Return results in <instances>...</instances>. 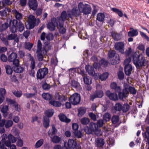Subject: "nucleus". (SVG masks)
<instances>
[{"instance_id": "a18cd8bd", "label": "nucleus", "mask_w": 149, "mask_h": 149, "mask_svg": "<svg viewBox=\"0 0 149 149\" xmlns=\"http://www.w3.org/2000/svg\"><path fill=\"white\" fill-rule=\"evenodd\" d=\"M13 121L10 120H8L6 121L5 127L6 128H8L11 127L13 125Z\"/></svg>"}, {"instance_id": "79ce46f5", "label": "nucleus", "mask_w": 149, "mask_h": 149, "mask_svg": "<svg viewBox=\"0 0 149 149\" xmlns=\"http://www.w3.org/2000/svg\"><path fill=\"white\" fill-rule=\"evenodd\" d=\"M44 140L41 139L38 141L36 143L35 147L36 148H38L40 147L43 143Z\"/></svg>"}, {"instance_id": "cd10ccee", "label": "nucleus", "mask_w": 149, "mask_h": 149, "mask_svg": "<svg viewBox=\"0 0 149 149\" xmlns=\"http://www.w3.org/2000/svg\"><path fill=\"white\" fill-rule=\"evenodd\" d=\"M44 120L43 121V124L44 127L46 128H47L49 125V118L47 116L44 117Z\"/></svg>"}, {"instance_id": "a878e982", "label": "nucleus", "mask_w": 149, "mask_h": 149, "mask_svg": "<svg viewBox=\"0 0 149 149\" xmlns=\"http://www.w3.org/2000/svg\"><path fill=\"white\" fill-rule=\"evenodd\" d=\"M59 117L60 120L62 122L69 123L70 121V120L67 118L66 116L63 114H60L59 115Z\"/></svg>"}, {"instance_id": "a211bd4d", "label": "nucleus", "mask_w": 149, "mask_h": 149, "mask_svg": "<svg viewBox=\"0 0 149 149\" xmlns=\"http://www.w3.org/2000/svg\"><path fill=\"white\" fill-rule=\"evenodd\" d=\"M86 71L88 74L91 76H94L95 74V72L94 71L93 67L89 65H86L85 67Z\"/></svg>"}, {"instance_id": "f8f14e48", "label": "nucleus", "mask_w": 149, "mask_h": 149, "mask_svg": "<svg viewBox=\"0 0 149 149\" xmlns=\"http://www.w3.org/2000/svg\"><path fill=\"white\" fill-rule=\"evenodd\" d=\"M129 94V92L127 88L123 89L122 91L118 93V96L120 99L123 100L124 98L127 97Z\"/></svg>"}, {"instance_id": "a19ab883", "label": "nucleus", "mask_w": 149, "mask_h": 149, "mask_svg": "<svg viewBox=\"0 0 149 149\" xmlns=\"http://www.w3.org/2000/svg\"><path fill=\"white\" fill-rule=\"evenodd\" d=\"M8 140L12 143H15L17 141L16 138L11 134H9L8 135Z\"/></svg>"}, {"instance_id": "c756f323", "label": "nucleus", "mask_w": 149, "mask_h": 149, "mask_svg": "<svg viewBox=\"0 0 149 149\" xmlns=\"http://www.w3.org/2000/svg\"><path fill=\"white\" fill-rule=\"evenodd\" d=\"M54 112V110L53 109H49L45 111V113L46 116L48 118L52 117Z\"/></svg>"}, {"instance_id": "b1692460", "label": "nucleus", "mask_w": 149, "mask_h": 149, "mask_svg": "<svg viewBox=\"0 0 149 149\" xmlns=\"http://www.w3.org/2000/svg\"><path fill=\"white\" fill-rule=\"evenodd\" d=\"M6 101L10 104H14V106L16 110L18 111H20L19 107H18V104L16 103L15 101L9 98L6 99Z\"/></svg>"}, {"instance_id": "39448f33", "label": "nucleus", "mask_w": 149, "mask_h": 149, "mask_svg": "<svg viewBox=\"0 0 149 149\" xmlns=\"http://www.w3.org/2000/svg\"><path fill=\"white\" fill-rule=\"evenodd\" d=\"M48 72V70L47 68H45L39 69L37 73V78L40 79L44 78Z\"/></svg>"}, {"instance_id": "f704fd0d", "label": "nucleus", "mask_w": 149, "mask_h": 149, "mask_svg": "<svg viewBox=\"0 0 149 149\" xmlns=\"http://www.w3.org/2000/svg\"><path fill=\"white\" fill-rule=\"evenodd\" d=\"M105 18V16L104 14L99 13L97 14V19L100 22L103 21Z\"/></svg>"}, {"instance_id": "4c0bfd02", "label": "nucleus", "mask_w": 149, "mask_h": 149, "mask_svg": "<svg viewBox=\"0 0 149 149\" xmlns=\"http://www.w3.org/2000/svg\"><path fill=\"white\" fill-rule=\"evenodd\" d=\"M119 116L117 115H114L111 118L112 122L113 124L117 123L119 121Z\"/></svg>"}, {"instance_id": "4d7b16f0", "label": "nucleus", "mask_w": 149, "mask_h": 149, "mask_svg": "<svg viewBox=\"0 0 149 149\" xmlns=\"http://www.w3.org/2000/svg\"><path fill=\"white\" fill-rule=\"evenodd\" d=\"M36 95V93H24L23 94L27 98H29L31 97H35Z\"/></svg>"}, {"instance_id": "49530a36", "label": "nucleus", "mask_w": 149, "mask_h": 149, "mask_svg": "<svg viewBox=\"0 0 149 149\" xmlns=\"http://www.w3.org/2000/svg\"><path fill=\"white\" fill-rule=\"evenodd\" d=\"M111 116L108 113H106L103 116V119L106 121H109L111 119Z\"/></svg>"}, {"instance_id": "4be33fe9", "label": "nucleus", "mask_w": 149, "mask_h": 149, "mask_svg": "<svg viewBox=\"0 0 149 149\" xmlns=\"http://www.w3.org/2000/svg\"><path fill=\"white\" fill-rule=\"evenodd\" d=\"M124 70L125 74L127 75H129L131 74L132 70V67L131 65H125Z\"/></svg>"}, {"instance_id": "f257e3e1", "label": "nucleus", "mask_w": 149, "mask_h": 149, "mask_svg": "<svg viewBox=\"0 0 149 149\" xmlns=\"http://www.w3.org/2000/svg\"><path fill=\"white\" fill-rule=\"evenodd\" d=\"M133 62L136 68H139L146 65L148 61L142 55L134 54L133 56Z\"/></svg>"}, {"instance_id": "680f3d73", "label": "nucleus", "mask_w": 149, "mask_h": 149, "mask_svg": "<svg viewBox=\"0 0 149 149\" xmlns=\"http://www.w3.org/2000/svg\"><path fill=\"white\" fill-rule=\"evenodd\" d=\"M0 38L6 45H8V42L6 39L3 37V34L0 35Z\"/></svg>"}, {"instance_id": "dca6fc26", "label": "nucleus", "mask_w": 149, "mask_h": 149, "mask_svg": "<svg viewBox=\"0 0 149 149\" xmlns=\"http://www.w3.org/2000/svg\"><path fill=\"white\" fill-rule=\"evenodd\" d=\"M67 15L66 12L65 11H63L61 13V17H57L56 18L58 23H63V22L66 19Z\"/></svg>"}, {"instance_id": "6e6d98bb", "label": "nucleus", "mask_w": 149, "mask_h": 149, "mask_svg": "<svg viewBox=\"0 0 149 149\" xmlns=\"http://www.w3.org/2000/svg\"><path fill=\"white\" fill-rule=\"evenodd\" d=\"M33 45L32 44L29 42H25L24 45V46L25 48L29 51L31 50Z\"/></svg>"}, {"instance_id": "338daca9", "label": "nucleus", "mask_w": 149, "mask_h": 149, "mask_svg": "<svg viewBox=\"0 0 149 149\" xmlns=\"http://www.w3.org/2000/svg\"><path fill=\"white\" fill-rule=\"evenodd\" d=\"M6 90L4 88H1L0 89V96L2 97H4V96L6 93Z\"/></svg>"}, {"instance_id": "9b49d317", "label": "nucleus", "mask_w": 149, "mask_h": 149, "mask_svg": "<svg viewBox=\"0 0 149 149\" xmlns=\"http://www.w3.org/2000/svg\"><path fill=\"white\" fill-rule=\"evenodd\" d=\"M12 23L13 25H16L17 28L19 31L22 32L24 29V25L22 22H18L17 20L14 19Z\"/></svg>"}, {"instance_id": "4468645a", "label": "nucleus", "mask_w": 149, "mask_h": 149, "mask_svg": "<svg viewBox=\"0 0 149 149\" xmlns=\"http://www.w3.org/2000/svg\"><path fill=\"white\" fill-rule=\"evenodd\" d=\"M106 94L110 98L113 100H116L118 99L117 94L115 93H111L110 91L108 90L106 92Z\"/></svg>"}, {"instance_id": "aec40b11", "label": "nucleus", "mask_w": 149, "mask_h": 149, "mask_svg": "<svg viewBox=\"0 0 149 149\" xmlns=\"http://www.w3.org/2000/svg\"><path fill=\"white\" fill-rule=\"evenodd\" d=\"M19 62L17 65H14L13 70L14 72L17 73H21L23 72L24 69L23 67L19 65Z\"/></svg>"}, {"instance_id": "c85d7f7f", "label": "nucleus", "mask_w": 149, "mask_h": 149, "mask_svg": "<svg viewBox=\"0 0 149 149\" xmlns=\"http://www.w3.org/2000/svg\"><path fill=\"white\" fill-rule=\"evenodd\" d=\"M132 30L128 32V35L129 37H134L136 36L138 34V31L136 30L133 29V28H131Z\"/></svg>"}, {"instance_id": "69168bd1", "label": "nucleus", "mask_w": 149, "mask_h": 149, "mask_svg": "<svg viewBox=\"0 0 149 149\" xmlns=\"http://www.w3.org/2000/svg\"><path fill=\"white\" fill-rule=\"evenodd\" d=\"M13 94L17 97H20L22 95V93L21 91H14L13 92Z\"/></svg>"}, {"instance_id": "e2e57ef3", "label": "nucleus", "mask_w": 149, "mask_h": 149, "mask_svg": "<svg viewBox=\"0 0 149 149\" xmlns=\"http://www.w3.org/2000/svg\"><path fill=\"white\" fill-rule=\"evenodd\" d=\"M116 54V52L115 51L110 50L109 52L108 56L109 58H112Z\"/></svg>"}, {"instance_id": "774afa93", "label": "nucleus", "mask_w": 149, "mask_h": 149, "mask_svg": "<svg viewBox=\"0 0 149 149\" xmlns=\"http://www.w3.org/2000/svg\"><path fill=\"white\" fill-rule=\"evenodd\" d=\"M104 124V122L103 120L100 119L97 121V126L100 127H102Z\"/></svg>"}, {"instance_id": "13d9d810", "label": "nucleus", "mask_w": 149, "mask_h": 149, "mask_svg": "<svg viewBox=\"0 0 149 149\" xmlns=\"http://www.w3.org/2000/svg\"><path fill=\"white\" fill-rule=\"evenodd\" d=\"M84 130L86 133L88 134H91L93 132L90 127L88 126L84 127Z\"/></svg>"}, {"instance_id": "72a5a7b5", "label": "nucleus", "mask_w": 149, "mask_h": 149, "mask_svg": "<svg viewBox=\"0 0 149 149\" xmlns=\"http://www.w3.org/2000/svg\"><path fill=\"white\" fill-rule=\"evenodd\" d=\"M42 97L45 100H49L52 99V95L51 94L47 93H44L42 95Z\"/></svg>"}, {"instance_id": "3c124183", "label": "nucleus", "mask_w": 149, "mask_h": 149, "mask_svg": "<svg viewBox=\"0 0 149 149\" xmlns=\"http://www.w3.org/2000/svg\"><path fill=\"white\" fill-rule=\"evenodd\" d=\"M127 89L131 94L134 95L136 93V91L135 88L133 87L130 86Z\"/></svg>"}, {"instance_id": "20e7f679", "label": "nucleus", "mask_w": 149, "mask_h": 149, "mask_svg": "<svg viewBox=\"0 0 149 149\" xmlns=\"http://www.w3.org/2000/svg\"><path fill=\"white\" fill-rule=\"evenodd\" d=\"M58 24L56 18H53L51 19V22L47 24V27L50 31H53L55 30L56 27L58 26Z\"/></svg>"}, {"instance_id": "7c9ffc66", "label": "nucleus", "mask_w": 149, "mask_h": 149, "mask_svg": "<svg viewBox=\"0 0 149 149\" xmlns=\"http://www.w3.org/2000/svg\"><path fill=\"white\" fill-rule=\"evenodd\" d=\"M49 103L52 105L56 107H60L61 105V104L59 102L55 100H51L49 102Z\"/></svg>"}, {"instance_id": "412c9836", "label": "nucleus", "mask_w": 149, "mask_h": 149, "mask_svg": "<svg viewBox=\"0 0 149 149\" xmlns=\"http://www.w3.org/2000/svg\"><path fill=\"white\" fill-rule=\"evenodd\" d=\"M111 34L113 39L115 41L120 40L121 38V35L115 31L111 32Z\"/></svg>"}, {"instance_id": "9d476101", "label": "nucleus", "mask_w": 149, "mask_h": 149, "mask_svg": "<svg viewBox=\"0 0 149 149\" xmlns=\"http://www.w3.org/2000/svg\"><path fill=\"white\" fill-rule=\"evenodd\" d=\"M124 44L122 42H119L115 43L114 47L116 50L122 54L124 53Z\"/></svg>"}, {"instance_id": "5fc2aeb1", "label": "nucleus", "mask_w": 149, "mask_h": 149, "mask_svg": "<svg viewBox=\"0 0 149 149\" xmlns=\"http://www.w3.org/2000/svg\"><path fill=\"white\" fill-rule=\"evenodd\" d=\"M86 112V110L83 108H80L78 109V116H81Z\"/></svg>"}, {"instance_id": "0eeeda50", "label": "nucleus", "mask_w": 149, "mask_h": 149, "mask_svg": "<svg viewBox=\"0 0 149 149\" xmlns=\"http://www.w3.org/2000/svg\"><path fill=\"white\" fill-rule=\"evenodd\" d=\"M28 20L30 29L33 28L36 24H38L40 22L39 19H36L35 17L32 15L29 16Z\"/></svg>"}, {"instance_id": "2f4dec72", "label": "nucleus", "mask_w": 149, "mask_h": 149, "mask_svg": "<svg viewBox=\"0 0 149 149\" xmlns=\"http://www.w3.org/2000/svg\"><path fill=\"white\" fill-rule=\"evenodd\" d=\"M120 61V58L119 55L118 54H116L114 60H112L111 63L112 64L114 65L119 63Z\"/></svg>"}, {"instance_id": "603ef678", "label": "nucleus", "mask_w": 149, "mask_h": 149, "mask_svg": "<svg viewBox=\"0 0 149 149\" xmlns=\"http://www.w3.org/2000/svg\"><path fill=\"white\" fill-rule=\"evenodd\" d=\"M42 45L40 40H38V41L37 48V53H39L41 52Z\"/></svg>"}, {"instance_id": "2eb2a0df", "label": "nucleus", "mask_w": 149, "mask_h": 149, "mask_svg": "<svg viewBox=\"0 0 149 149\" xmlns=\"http://www.w3.org/2000/svg\"><path fill=\"white\" fill-rule=\"evenodd\" d=\"M12 12L16 19V20L20 21L22 19L23 17V15L17 10L16 9L13 10H12Z\"/></svg>"}, {"instance_id": "7ed1b4c3", "label": "nucleus", "mask_w": 149, "mask_h": 149, "mask_svg": "<svg viewBox=\"0 0 149 149\" xmlns=\"http://www.w3.org/2000/svg\"><path fill=\"white\" fill-rule=\"evenodd\" d=\"M69 100L72 104L74 105H77L80 102V95L79 94L77 93H74L71 96Z\"/></svg>"}, {"instance_id": "423d86ee", "label": "nucleus", "mask_w": 149, "mask_h": 149, "mask_svg": "<svg viewBox=\"0 0 149 149\" xmlns=\"http://www.w3.org/2000/svg\"><path fill=\"white\" fill-rule=\"evenodd\" d=\"M17 58V54L15 52H12L8 56V60L9 62H12L13 65H17L19 61Z\"/></svg>"}, {"instance_id": "f03ea898", "label": "nucleus", "mask_w": 149, "mask_h": 149, "mask_svg": "<svg viewBox=\"0 0 149 149\" xmlns=\"http://www.w3.org/2000/svg\"><path fill=\"white\" fill-rule=\"evenodd\" d=\"M78 6L81 13L84 15H88L91 12V6L88 4L81 2L78 3Z\"/></svg>"}, {"instance_id": "052dcab7", "label": "nucleus", "mask_w": 149, "mask_h": 149, "mask_svg": "<svg viewBox=\"0 0 149 149\" xmlns=\"http://www.w3.org/2000/svg\"><path fill=\"white\" fill-rule=\"evenodd\" d=\"M0 59L2 61L6 62L8 60L6 56L4 54H1L0 56Z\"/></svg>"}, {"instance_id": "1a4fd4ad", "label": "nucleus", "mask_w": 149, "mask_h": 149, "mask_svg": "<svg viewBox=\"0 0 149 149\" xmlns=\"http://www.w3.org/2000/svg\"><path fill=\"white\" fill-rule=\"evenodd\" d=\"M77 145L76 142L74 140H69L68 142H64V147L65 149H71L74 148Z\"/></svg>"}, {"instance_id": "37998d69", "label": "nucleus", "mask_w": 149, "mask_h": 149, "mask_svg": "<svg viewBox=\"0 0 149 149\" xmlns=\"http://www.w3.org/2000/svg\"><path fill=\"white\" fill-rule=\"evenodd\" d=\"M112 10L113 12L117 13L120 17H122L123 16V14L120 10L115 8H112Z\"/></svg>"}, {"instance_id": "6ab92c4d", "label": "nucleus", "mask_w": 149, "mask_h": 149, "mask_svg": "<svg viewBox=\"0 0 149 149\" xmlns=\"http://www.w3.org/2000/svg\"><path fill=\"white\" fill-rule=\"evenodd\" d=\"M48 135L51 138L52 141L55 143H58L61 140V138L59 136H54L52 137V136L50 132V130H49L48 132Z\"/></svg>"}, {"instance_id": "58836bf2", "label": "nucleus", "mask_w": 149, "mask_h": 149, "mask_svg": "<svg viewBox=\"0 0 149 149\" xmlns=\"http://www.w3.org/2000/svg\"><path fill=\"white\" fill-rule=\"evenodd\" d=\"M118 77L120 80H123L124 78V74L122 68L120 69V70L118 73Z\"/></svg>"}, {"instance_id": "5701e85b", "label": "nucleus", "mask_w": 149, "mask_h": 149, "mask_svg": "<svg viewBox=\"0 0 149 149\" xmlns=\"http://www.w3.org/2000/svg\"><path fill=\"white\" fill-rule=\"evenodd\" d=\"M96 144L98 147H101L104 144V139L100 138H97L96 140Z\"/></svg>"}, {"instance_id": "ea45409f", "label": "nucleus", "mask_w": 149, "mask_h": 149, "mask_svg": "<svg viewBox=\"0 0 149 149\" xmlns=\"http://www.w3.org/2000/svg\"><path fill=\"white\" fill-rule=\"evenodd\" d=\"M109 74L107 72H105L99 76V79L102 81L105 80L108 77Z\"/></svg>"}, {"instance_id": "bb28decb", "label": "nucleus", "mask_w": 149, "mask_h": 149, "mask_svg": "<svg viewBox=\"0 0 149 149\" xmlns=\"http://www.w3.org/2000/svg\"><path fill=\"white\" fill-rule=\"evenodd\" d=\"M27 55L29 57L30 60L31 61L30 66L32 70H33L35 67V62L33 57L31 56L30 54H28Z\"/></svg>"}, {"instance_id": "c9c22d12", "label": "nucleus", "mask_w": 149, "mask_h": 149, "mask_svg": "<svg viewBox=\"0 0 149 149\" xmlns=\"http://www.w3.org/2000/svg\"><path fill=\"white\" fill-rule=\"evenodd\" d=\"M71 86L76 88H79L80 85V84L77 81L75 80H72L71 83Z\"/></svg>"}, {"instance_id": "de8ad7c7", "label": "nucleus", "mask_w": 149, "mask_h": 149, "mask_svg": "<svg viewBox=\"0 0 149 149\" xmlns=\"http://www.w3.org/2000/svg\"><path fill=\"white\" fill-rule=\"evenodd\" d=\"M130 107V106L127 103L125 104L122 106V110L123 112H126L129 110Z\"/></svg>"}, {"instance_id": "393cba45", "label": "nucleus", "mask_w": 149, "mask_h": 149, "mask_svg": "<svg viewBox=\"0 0 149 149\" xmlns=\"http://www.w3.org/2000/svg\"><path fill=\"white\" fill-rule=\"evenodd\" d=\"M63 23H58V28L59 33L61 34H64L66 31V29L63 27Z\"/></svg>"}, {"instance_id": "09e8293b", "label": "nucleus", "mask_w": 149, "mask_h": 149, "mask_svg": "<svg viewBox=\"0 0 149 149\" xmlns=\"http://www.w3.org/2000/svg\"><path fill=\"white\" fill-rule=\"evenodd\" d=\"M90 122L89 119L87 118H82L81 120V122L82 124L86 125L88 124Z\"/></svg>"}, {"instance_id": "ddd939ff", "label": "nucleus", "mask_w": 149, "mask_h": 149, "mask_svg": "<svg viewBox=\"0 0 149 149\" xmlns=\"http://www.w3.org/2000/svg\"><path fill=\"white\" fill-rule=\"evenodd\" d=\"M103 92L102 91H96L93 94L91 95V99L93 100L95 98L101 97L103 96Z\"/></svg>"}, {"instance_id": "864d4df0", "label": "nucleus", "mask_w": 149, "mask_h": 149, "mask_svg": "<svg viewBox=\"0 0 149 149\" xmlns=\"http://www.w3.org/2000/svg\"><path fill=\"white\" fill-rule=\"evenodd\" d=\"M8 27V24L6 23L2 24L0 26V31L2 32L4 30H6Z\"/></svg>"}, {"instance_id": "0e129e2a", "label": "nucleus", "mask_w": 149, "mask_h": 149, "mask_svg": "<svg viewBox=\"0 0 149 149\" xmlns=\"http://www.w3.org/2000/svg\"><path fill=\"white\" fill-rule=\"evenodd\" d=\"M54 36L51 33H49L46 35V38L48 40H52L53 39Z\"/></svg>"}, {"instance_id": "e433bc0d", "label": "nucleus", "mask_w": 149, "mask_h": 149, "mask_svg": "<svg viewBox=\"0 0 149 149\" xmlns=\"http://www.w3.org/2000/svg\"><path fill=\"white\" fill-rule=\"evenodd\" d=\"M84 82L86 84L89 85L91 83V78L88 76L84 77L83 78Z\"/></svg>"}, {"instance_id": "c03bdc74", "label": "nucleus", "mask_w": 149, "mask_h": 149, "mask_svg": "<svg viewBox=\"0 0 149 149\" xmlns=\"http://www.w3.org/2000/svg\"><path fill=\"white\" fill-rule=\"evenodd\" d=\"M89 127L93 132H94L97 128L96 125L93 123H91L89 125Z\"/></svg>"}, {"instance_id": "bf43d9fd", "label": "nucleus", "mask_w": 149, "mask_h": 149, "mask_svg": "<svg viewBox=\"0 0 149 149\" xmlns=\"http://www.w3.org/2000/svg\"><path fill=\"white\" fill-rule=\"evenodd\" d=\"M17 37V35L13 33L10 34L7 37V39L9 40H13L15 39V38Z\"/></svg>"}, {"instance_id": "8fccbe9b", "label": "nucleus", "mask_w": 149, "mask_h": 149, "mask_svg": "<svg viewBox=\"0 0 149 149\" xmlns=\"http://www.w3.org/2000/svg\"><path fill=\"white\" fill-rule=\"evenodd\" d=\"M6 73L8 74H11L13 72V70L10 66L6 65L5 66Z\"/></svg>"}, {"instance_id": "6e6552de", "label": "nucleus", "mask_w": 149, "mask_h": 149, "mask_svg": "<svg viewBox=\"0 0 149 149\" xmlns=\"http://www.w3.org/2000/svg\"><path fill=\"white\" fill-rule=\"evenodd\" d=\"M71 13H68V15L70 18H72V16L77 17L81 15V12L79 8L77 7H74L71 10Z\"/></svg>"}, {"instance_id": "473e14b6", "label": "nucleus", "mask_w": 149, "mask_h": 149, "mask_svg": "<svg viewBox=\"0 0 149 149\" xmlns=\"http://www.w3.org/2000/svg\"><path fill=\"white\" fill-rule=\"evenodd\" d=\"M114 108L116 111H120L122 110V106L119 103L115 104Z\"/></svg>"}, {"instance_id": "f3484780", "label": "nucleus", "mask_w": 149, "mask_h": 149, "mask_svg": "<svg viewBox=\"0 0 149 149\" xmlns=\"http://www.w3.org/2000/svg\"><path fill=\"white\" fill-rule=\"evenodd\" d=\"M28 4L30 8L35 10L38 7V3L36 0H29Z\"/></svg>"}]
</instances>
